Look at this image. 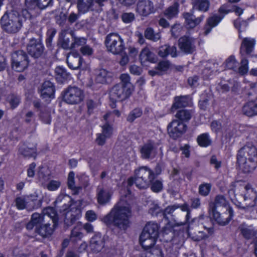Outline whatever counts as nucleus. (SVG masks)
<instances>
[{
	"instance_id": "1",
	"label": "nucleus",
	"mask_w": 257,
	"mask_h": 257,
	"mask_svg": "<svg viewBox=\"0 0 257 257\" xmlns=\"http://www.w3.org/2000/svg\"><path fill=\"white\" fill-rule=\"evenodd\" d=\"M131 216L130 204L125 200L120 199L102 221L108 226L113 225L120 230H125L130 226L129 218Z\"/></svg>"
},
{
	"instance_id": "2",
	"label": "nucleus",
	"mask_w": 257,
	"mask_h": 257,
	"mask_svg": "<svg viewBox=\"0 0 257 257\" xmlns=\"http://www.w3.org/2000/svg\"><path fill=\"white\" fill-rule=\"evenodd\" d=\"M31 17V14L26 9L21 11L12 9L7 11L0 19L2 29L8 34L18 32L23 26V23Z\"/></svg>"
},
{
	"instance_id": "3",
	"label": "nucleus",
	"mask_w": 257,
	"mask_h": 257,
	"mask_svg": "<svg viewBox=\"0 0 257 257\" xmlns=\"http://www.w3.org/2000/svg\"><path fill=\"white\" fill-rule=\"evenodd\" d=\"M159 226L157 223L148 222L146 224L140 236V242L145 250L150 249L146 257H163L161 250L152 248L159 236Z\"/></svg>"
},
{
	"instance_id": "4",
	"label": "nucleus",
	"mask_w": 257,
	"mask_h": 257,
	"mask_svg": "<svg viewBox=\"0 0 257 257\" xmlns=\"http://www.w3.org/2000/svg\"><path fill=\"white\" fill-rule=\"evenodd\" d=\"M49 217L44 214L35 212L31 215V219L26 225L27 229L32 230L34 228L35 233L42 238L49 237L53 233L56 227L49 221Z\"/></svg>"
},
{
	"instance_id": "5",
	"label": "nucleus",
	"mask_w": 257,
	"mask_h": 257,
	"mask_svg": "<svg viewBox=\"0 0 257 257\" xmlns=\"http://www.w3.org/2000/svg\"><path fill=\"white\" fill-rule=\"evenodd\" d=\"M191 210L187 203L180 205L175 204L169 205L162 211V215L163 218L169 221H173L177 222L180 219L182 215V212H186V215L184 221L177 223V226H181L188 223L190 224L189 219L191 217Z\"/></svg>"
},
{
	"instance_id": "6",
	"label": "nucleus",
	"mask_w": 257,
	"mask_h": 257,
	"mask_svg": "<svg viewBox=\"0 0 257 257\" xmlns=\"http://www.w3.org/2000/svg\"><path fill=\"white\" fill-rule=\"evenodd\" d=\"M155 178L154 172L147 167H141L135 171V177H131L127 181V186L135 183L140 189L148 188Z\"/></svg>"
},
{
	"instance_id": "7",
	"label": "nucleus",
	"mask_w": 257,
	"mask_h": 257,
	"mask_svg": "<svg viewBox=\"0 0 257 257\" xmlns=\"http://www.w3.org/2000/svg\"><path fill=\"white\" fill-rule=\"evenodd\" d=\"M132 93L131 88H125L121 84H115L111 89L109 94L110 107L112 109L115 108L117 102L126 99L131 96Z\"/></svg>"
},
{
	"instance_id": "8",
	"label": "nucleus",
	"mask_w": 257,
	"mask_h": 257,
	"mask_svg": "<svg viewBox=\"0 0 257 257\" xmlns=\"http://www.w3.org/2000/svg\"><path fill=\"white\" fill-rule=\"evenodd\" d=\"M29 63V56L24 51L19 50L11 54V64L13 70L22 72L27 69Z\"/></svg>"
},
{
	"instance_id": "9",
	"label": "nucleus",
	"mask_w": 257,
	"mask_h": 257,
	"mask_svg": "<svg viewBox=\"0 0 257 257\" xmlns=\"http://www.w3.org/2000/svg\"><path fill=\"white\" fill-rule=\"evenodd\" d=\"M36 34L37 38H32L30 39L27 46L28 53L34 58H39L43 54L45 48L42 42V29L40 28Z\"/></svg>"
},
{
	"instance_id": "10",
	"label": "nucleus",
	"mask_w": 257,
	"mask_h": 257,
	"mask_svg": "<svg viewBox=\"0 0 257 257\" xmlns=\"http://www.w3.org/2000/svg\"><path fill=\"white\" fill-rule=\"evenodd\" d=\"M105 44L108 51L114 54H119L125 49L123 40L117 33H111L107 35Z\"/></svg>"
},
{
	"instance_id": "11",
	"label": "nucleus",
	"mask_w": 257,
	"mask_h": 257,
	"mask_svg": "<svg viewBox=\"0 0 257 257\" xmlns=\"http://www.w3.org/2000/svg\"><path fill=\"white\" fill-rule=\"evenodd\" d=\"M64 102L70 104H79L84 98L83 90L76 86H69L62 93Z\"/></svg>"
},
{
	"instance_id": "12",
	"label": "nucleus",
	"mask_w": 257,
	"mask_h": 257,
	"mask_svg": "<svg viewBox=\"0 0 257 257\" xmlns=\"http://www.w3.org/2000/svg\"><path fill=\"white\" fill-rule=\"evenodd\" d=\"M37 143H32L28 141L21 142L18 146V154L28 159L36 160L38 152Z\"/></svg>"
},
{
	"instance_id": "13",
	"label": "nucleus",
	"mask_w": 257,
	"mask_h": 257,
	"mask_svg": "<svg viewBox=\"0 0 257 257\" xmlns=\"http://www.w3.org/2000/svg\"><path fill=\"white\" fill-rule=\"evenodd\" d=\"M187 128L186 123L174 119L167 126L168 134L171 138L177 140L185 134Z\"/></svg>"
},
{
	"instance_id": "14",
	"label": "nucleus",
	"mask_w": 257,
	"mask_h": 257,
	"mask_svg": "<svg viewBox=\"0 0 257 257\" xmlns=\"http://www.w3.org/2000/svg\"><path fill=\"white\" fill-rule=\"evenodd\" d=\"M178 46L182 53L186 54H192L196 49L195 39L189 36L183 35L179 38Z\"/></svg>"
},
{
	"instance_id": "15",
	"label": "nucleus",
	"mask_w": 257,
	"mask_h": 257,
	"mask_svg": "<svg viewBox=\"0 0 257 257\" xmlns=\"http://www.w3.org/2000/svg\"><path fill=\"white\" fill-rule=\"evenodd\" d=\"M257 161V148L251 145H245L237 154L236 161Z\"/></svg>"
},
{
	"instance_id": "16",
	"label": "nucleus",
	"mask_w": 257,
	"mask_h": 257,
	"mask_svg": "<svg viewBox=\"0 0 257 257\" xmlns=\"http://www.w3.org/2000/svg\"><path fill=\"white\" fill-rule=\"evenodd\" d=\"M232 209L229 205L223 195H218L215 197L214 202L209 203L208 211L209 213L219 211L228 210Z\"/></svg>"
},
{
	"instance_id": "17",
	"label": "nucleus",
	"mask_w": 257,
	"mask_h": 257,
	"mask_svg": "<svg viewBox=\"0 0 257 257\" xmlns=\"http://www.w3.org/2000/svg\"><path fill=\"white\" fill-rule=\"evenodd\" d=\"M191 104V99L189 95L175 96L173 98L170 112L174 113L179 109L190 106Z\"/></svg>"
},
{
	"instance_id": "18",
	"label": "nucleus",
	"mask_w": 257,
	"mask_h": 257,
	"mask_svg": "<svg viewBox=\"0 0 257 257\" xmlns=\"http://www.w3.org/2000/svg\"><path fill=\"white\" fill-rule=\"evenodd\" d=\"M139 60L141 65L148 69L150 64L157 63L158 58L149 48L146 47L142 50L139 55Z\"/></svg>"
},
{
	"instance_id": "19",
	"label": "nucleus",
	"mask_w": 257,
	"mask_h": 257,
	"mask_svg": "<svg viewBox=\"0 0 257 257\" xmlns=\"http://www.w3.org/2000/svg\"><path fill=\"white\" fill-rule=\"evenodd\" d=\"M194 11L193 9L190 10L189 12H184L183 14V17L185 20V24L188 29H193L197 26H199L203 21L204 16L200 15L199 17L196 18L194 15Z\"/></svg>"
},
{
	"instance_id": "20",
	"label": "nucleus",
	"mask_w": 257,
	"mask_h": 257,
	"mask_svg": "<svg viewBox=\"0 0 257 257\" xmlns=\"http://www.w3.org/2000/svg\"><path fill=\"white\" fill-rule=\"evenodd\" d=\"M210 214H211L216 222L221 226H225L228 224L234 215L232 209L211 212Z\"/></svg>"
},
{
	"instance_id": "21",
	"label": "nucleus",
	"mask_w": 257,
	"mask_h": 257,
	"mask_svg": "<svg viewBox=\"0 0 257 257\" xmlns=\"http://www.w3.org/2000/svg\"><path fill=\"white\" fill-rule=\"evenodd\" d=\"M137 11L141 16L148 17L150 14L155 13L156 10L151 0H141L138 3Z\"/></svg>"
},
{
	"instance_id": "22",
	"label": "nucleus",
	"mask_w": 257,
	"mask_h": 257,
	"mask_svg": "<svg viewBox=\"0 0 257 257\" xmlns=\"http://www.w3.org/2000/svg\"><path fill=\"white\" fill-rule=\"evenodd\" d=\"M255 45V40L254 39L248 37L243 38L239 50L240 55L242 56L252 57V54L254 50Z\"/></svg>"
},
{
	"instance_id": "23",
	"label": "nucleus",
	"mask_w": 257,
	"mask_h": 257,
	"mask_svg": "<svg viewBox=\"0 0 257 257\" xmlns=\"http://www.w3.org/2000/svg\"><path fill=\"white\" fill-rule=\"evenodd\" d=\"M55 91L54 84L50 80L45 81L41 85V97L46 100H51L55 98Z\"/></svg>"
},
{
	"instance_id": "24",
	"label": "nucleus",
	"mask_w": 257,
	"mask_h": 257,
	"mask_svg": "<svg viewBox=\"0 0 257 257\" xmlns=\"http://www.w3.org/2000/svg\"><path fill=\"white\" fill-rule=\"evenodd\" d=\"M113 79V73L103 68L98 70L95 77L96 82L103 84H110Z\"/></svg>"
},
{
	"instance_id": "25",
	"label": "nucleus",
	"mask_w": 257,
	"mask_h": 257,
	"mask_svg": "<svg viewBox=\"0 0 257 257\" xmlns=\"http://www.w3.org/2000/svg\"><path fill=\"white\" fill-rule=\"evenodd\" d=\"M171 63L168 60H161L155 66L154 69L149 70V75L154 77L155 76H162L170 69Z\"/></svg>"
},
{
	"instance_id": "26",
	"label": "nucleus",
	"mask_w": 257,
	"mask_h": 257,
	"mask_svg": "<svg viewBox=\"0 0 257 257\" xmlns=\"http://www.w3.org/2000/svg\"><path fill=\"white\" fill-rule=\"evenodd\" d=\"M72 199L68 195L60 194L54 202L56 207L59 208L60 212L66 211L71 206Z\"/></svg>"
},
{
	"instance_id": "27",
	"label": "nucleus",
	"mask_w": 257,
	"mask_h": 257,
	"mask_svg": "<svg viewBox=\"0 0 257 257\" xmlns=\"http://www.w3.org/2000/svg\"><path fill=\"white\" fill-rule=\"evenodd\" d=\"M81 215V210L76 207H72L67 211L65 215L64 222L67 226L72 225Z\"/></svg>"
},
{
	"instance_id": "28",
	"label": "nucleus",
	"mask_w": 257,
	"mask_h": 257,
	"mask_svg": "<svg viewBox=\"0 0 257 257\" xmlns=\"http://www.w3.org/2000/svg\"><path fill=\"white\" fill-rule=\"evenodd\" d=\"M156 149L154 141L149 140L140 148L141 157L143 159H149Z\"/></svg>"
},
{
	"instance_id": "29",
	"label": "nucleus",
	"mask_w": 257,
	"mask_h": 257,
	"mask_svg": "<svg viewBox=\"0 0 257 257\" xmlns=\"http://www.w3.org/2000/svg\"><path fill=\"white\" fill-rule=\"evenodd\" d=\"M96 192L97 202L99 204L104 205L109 202L111 194L108 190L104 189L102 186H99Z\"/></svg>"
},
{
	"instance_id": "30",
	"label": "nucleus",
	"mask_w": 257,
	"mask_h": 257,
	"mask_svg": "<svg viewBox=\"0 0 257 257\" xmlns=\"http://www.w3.org/2000/svg\"><path fill=\"white\" fill-rule=\"evenodd\" d=\"M104 246V239L100 234H96L91 238L90 247L94 252H98L100 251Z\"/></svg>"
},
{
	"instance_id": "31",
	"label": "nucleus",
	"mask_w": 257,
	"mask_h": 257,
	"mask_svg": "<svg viewBox=\"0 0 257 257\" xmlns=\"http://www.w3.org/2000/svg\"><path fill=\"white\" fill-rule=\"evenodd\" d=\"M55 79L58 83H64L70 79L71 75L63 66H57L55 70Z\"/></svg>"
},
{
	"instance_id": "32",
	"label": "nucleus",
	"mask_w": 257,
	"mask_h": 257,
	"mask_svg": "<svg viewBox=\"0 0 257 257\" xmlns=\"http://www.w3.org/2000/svg\"><path fill=\"white\" fill-rule=\"evenodd\" d=\"M158 54L162 58H166L169 55L172 57H176L178 55L176 47L175 46L171 47L169 45H165L160 47Z\"/></svg>"
},
{
	"instance_id": "33",
	"label": "nucleus",
	"mask_w": 257,
	"mask_h": 257,
	"mask_svg": "<svg viewBox=\"0 0 257 257\" xmlns=\"http://www.w3.org/2000/svg\"><path fill=\"white\" fill-rule=\"evenodd\" d=\"M179 3L174 2L163 12L164 16L169 20L177 18L179 13Z\"/></svg>"
},
{
	"instance_id": "34",
	"label": "nucleus",
	"mask_w": 257,
	"mask_h": 257,
	"mask_svg": "<svg viewBox=\"0 0 257 257\" xmlns=\"http://www.w3.org/2000/svg\"><path fill=\"white\" fill-rule=\"evenodd\" d=\"M175 115L177 120L183 122V123L189 121L194 112L193 109H181L176 111Z\"/></svg>"
},
{
	"instance_id": "35",
	"label": "nucleus",
	"mask_w": 257,
	"mask_h": 257,
	"mask_svg": "<svg viewBox=\"0 0 257 257\" xmlns=\"http://www.w3.org/2000/svg\"><path fill=\"white\" fill-rule=\"evenodd\" d=\"M242 112L248 117L257 115V103L254 101L246 102L242 107Z\"/></svg>"
},
{
	"instance_id": "36",
	"label": "nucleus",
	"mask_w": 257,
	"mask_h": 257,
	"mask_svg": "<svg viewBox=\"0 0 257 257\" xmlns=\"http://www.w3.org/2000/svg\"><path fill=\"white\" fill-rule=\"evenodd\" d=\"M238 230L239 231L241 235L246 239H250L256 234V232L251 226H248L245 223L240 224Z\"/></svg>"
},
{
	"instance_id": "37",
	"label": "nucleus",
	"mask_w": 257,
	"mask_h": 257,
	"mask_svg": "<svg viewBox=\"0 0 257 257\" xmlns=\"http://www.w3.org/2000/svg\"><path fill=\"white\" fill-rule=\"evenodd\" d=\"M39 214H44L49 217V221H51L54 227H57L58 221V216L56 211L53 207H48L43 210L42 213Z\"/></svg>"
},
{
	"instance_id": "38",
	"label": "nucleus",
	"mask_w": 257,
	"mask_h": 257,
	"mask_svg": "<svg viewBox=\"0 0 257 257\" xmlns=\"http://www.w3.org/2000/svg\"><path fill=\"white\" fill-rule=\"evenodd\" d=\"M196 142L198 145L201 148H207L212 144V139L208 133H204L198 135Z\"/></svg>"
},
{
	"instance_id": "39",
	"label": "nucleus",
	"mask_w": 257,
	"mask_h": 257,
	"mask_svg": "<svg viewBox=\"0 0 257 257\" xmlns=\"http://www.w3.org/2000/svg\"><path fill=\"white\" fill-rule=\"evenodd\" d=\"M238 167L243 173H250L257 167V162H237Z\"/></svg>"
},
{
	"instance_id": "40",
	"label": "nucleus",
	"mask_w": 257,
	"mask_h": 257,
	"mask_svg": "<svg viewBox=\"0 0 257 257\" xmlns=\"http://www.w3.org/2000/svg\"><path fill=\"white\" fill-rule=\"evenodd\" d=\"M256 193L252 190L245 194L244 196L245 206L243 207V208L248 209L249 208L254 206L256 204Z\"/></svg>"
},
{
	"instance_id": "41",
	"label": "nucleus",
	"mask_w": 257,
	"mask_h": 257,
	"mask_svg": "<svg viewBox=\"0 0 257 257\" xmlns=\"http://www.w3.org/2000/svg\"><path fill=\"white\" fill-rule=\"evenodd\" d=\"M57 33V30L54 28L48 29L46 32L45 44L47 48L50 50L53 49V40Z\"/></svg>"
},
{
	"instance_id": "42",
	"label": "nucleus",
	"mask_w": 257,
	"mask_h": 257,
	"mask_svg": "<svg viewBox=\"0 0 257 257\" xmlns=\"http://www.w3.org/2000/svg\"><path fill=\"white\" fill-rule=\"evenodd\" d=\"M28 203L30 202L33 203V204L30 207V211H32L34 209L40 207L42 205V199H38V196L37 193H35L33 194L26 196Z\"/></svg>"
},
{
	"instance_id": "43",
	"label": "nucleus",
	"mask_w": 257,
	"mask_h": 257,
	"mask_svg": "<svg viewBox=\"0 0 257 257\" xmlns=\"http://www.w3.org/2000/svg\"><path fill=\"white\" fill-rule=\"evenodd\" d=\"M94 0H78L77 8L79 12L85 13L93 6Z\"/></svg>"
},
{
	"instance_id": "44",
	"label": "nucleus",
	"mask_w": 257,
	"mask_h": 257,
	"mask_svg": "<svg viewBox=\"0 0 257 257\" xmlns=\"http://www.w3.org/2000/svg\"><path fill=\"white\" fill-rule=\"evenodd\" d=\"M210 6L209 0H196L192 9H196L199 11L206 12L208 11Z\"/></svg>"
},
{
	"instance_id": "45",
	"label": "nucleus",
	"mask_w": 257,
	"mask_h": 257,
	"mask_svg": "<svg viewBox=\"0 0 257 257\" xmlns=\"http://www.w3.org/2000/svg\"><path fill=\"white\" fill-rule=\"evenodd\" d=\"M39 117L40 120L45 124H50L51 122V112L46 108L40 109Z\"/></svg>"
},
{
	"instance_id": "46",
	"label": "nucleus",
	"mask_w": 257,
	"mask_h": 257,
	"mask_svg": "<svg viewBox=\"0 0 257 257\" xmlns=\"http://www.w3.org/2000/svg\"><path fill=\"white\" fill-rule=\"evenodd\" d=\"M144 36L146 39L154 42L158 41L160 38L159 34L155 33L154 29L151 27L146 29L144 31Z\"/></svg>"
},
{
	"instance_id": "47",
	"label": "nucleus",
	"mask_w": 257,
	"mask_h": 257,
	"mask_svg": "<svg viewBox=\"0 0 257 257\" xmlns=\"http://www.w3.org/2000/svg\"><path fill=\"white\" fill-rule=\"evenodd\" d=\"M142 114L143 111L141 108H135L128 113L126 117V120L130 123H132L135 119L140 117Z\"/></svg>"
},
{
	"instance_id": "48",
	"label": "nucleus",
	"mask_w": 257,
	"mask_h": 257,
	"mask_svg": "<svg viewBox=\"0 0 257 257\" xmlns=\"http://www.w3.org/2000/svg\"><path fill=\"white\" fill-rule=\"evenodd\" d=\"M74 173L71 171L68 176L67 184L68 188L74 191V194H77L80 190L81 189L80 187H76L75 186L74 181Z\"/></svg>"
},
{
	"instance_id": "49",
	"label": "nucleus",
	"mask_w": 257,
	"mask_h": 257,
	"mask_svg": "<svg viewBox=\"0 0 257 257\" xmlns=\"http://www.w3.org/2000/svg\"><path fill=\"white\" fill-rule=\"evenodd\" d=\"M16 206L19 210H23L26 208L30 210V207L26 196L17 197L15 199Z\"/></svg>"
},
{
	"instance_id": "50",
	"label": "nucleus",
	"mask_w": 257,
	"mask_h": 257,
	"mask_svg": "<svg viewBox=\"0 0 257 257\" xmlns=\"http://www.w3.org/2000/svg\"><path fill=\"white\" fill-rule=\"evenodd\" d=\"M7 98L12 109L17 108L21 102L20 96L15 93H11L9 95Z\"/></svg>"
},
{
	"instance_id": "51",
	"label": "nucleus",
	"mask_w": 257,
	"mask_h": 257,
	"mask_svg": "<svg viewBox=\"0 0 257 257\" xmlns=\"http://www.w3.org/2000/svg\"><path fill=\"white\" fill-rule=\"evenodd\" d=\"M224 16L214 15L207 20L206 25L210 27H216L223 18Z\"/></svg>"
},
{
	"instance_id": "52",
	"label": "nucleus",
	"mask_w": 257,
	"mask_h": 257,
	"mask_svg": "<svg viewBox=\"0 0 257 257\" xmlns=\"http://www.w3.org/2000/svg\"><path fill=\"white\" fill-rule=\"evenodd\" d=\"M66 62L68 67L72 70L79 69L83 63V61H80L77 59H69V58H67Z\"/></svg>"
},
{
	"instance_id": "53",
	"label": "nucleus",
	"mask_w": 257,
	"mask_h": 257,
	"mask_svg": "<svg viewBox=\"0 0 257 257\" xmlns=\"http://www.w3.org/2000/svg\"><path fill=\"white\" fill-rule=\"evenodd\" d=\"M248 63V60L246 58H241L240 66L238 68V72L240 75H244L247 73L249 69Z\"/></svg>"
},
{
	"instance_id": "54",
	"label": "nucleus",
	"mask_w": 257,
	"mask_h": 257,
	"mask_svg": "<svg viewBox=\"0 0 257 257\" xmlns=\"http://www.w3.org/2000/svg\"><path fill=\"white\" fill-rule=\"evenodd\" d=\"M212 185L210 183H203L199 185L198 188L199 194L203 196H207L209 194Z\"/></svg>"
},
{
	"instance_id": "55",
	"label": "nucleus",
	"mask_w": 257,
	"mask_h": 257,
	"mask_svg": "<svg viewBox=\"0 0 257 257\" xmlns=\"http://www.w3.org/2000/svg\"><path fill=\"white\" fill-rule=\"evenodd\" d=\"M102 134H104L108 138L110 139L113 134V128L111 124L108 122H105L101 126Z\"/></svg>"
},
{
	"instance_id": "56",
	"label": "nucleus",
	"mask_w": 257,
	"mask_h": 257,
	"mask_svg": "<svg viewBox=\"0 0 257 257\" xmlns=\"http://www.w3.org/2000/svg\"><path fill=\"white\" fill-rule=\"evenodd\" d=\"M237 63L235 56L232 55L225 60V66L228 69L234 70L236 67Z\"/></svg>"
},
{
	"instance_id": "57",
	"label": "nucleus",
	"mask_w": 257,
	"mask_h": 257,
	"mask_svg": "<svg viewBox=\"0 0 257 257\" xmlns=\"http://www.w3.org/2000/svg\"><path fill=\"white\" fill-rule=\"evenodd\" d=\"M121 21L124 24H129L133 22L135 19V16L133 13H123L121 15Z\"/></svg>"
},
{
	"instance_id": "58",
	"label": "nucleus",
	"mask_w": 257,
	"mask_h": 257,
	"mask_svg": "<svg viewBox=\"0 0 257 257\" xmlns=\"http://www.w3.org/2000/svg\"><path fill=\"white\" fill-rule=\"evenodd\" d=\"M150 185H151V190L154 192H159L163 189V183L162 181L161 180H153L152 181Z\"/></svg>"
},
{
	"instance_id": "59",
	"label": "nucleus",
	"mask_w": 257,
	"mask_h": 257,
	"mask_svg": "<svg viewBox=\"0 0 257 257\" xmlns=\"http://www.w3.org/2000/svg\"><path fill=\"white\" fill-rule=\"evenodd\" d=\"M120 79L121 82L118 83V84H121L124 87L131 88L130 77L128 74L123 73L121 74Z\"/></svg>"
},
{
	"instance_id": "60",
	"label": "nucleus",
	"mask_w": 257,
	"mask_h": 257,
	"mask_svg": "<svg viewBox=\"0 0 257 257\" xmlns=\"http://www.w3.org/2000/svg\"><path fill=\"white\" fill-rule=\"evenodd\" d=\"M209 97L208 96H203L198 101V106L199 108L203 110H205L209 105Z\"/></svg>"
},
{
	"instance_id": "61",
	"label": "nucleus",
	"mask_w": 257,
	"mask_h": 257,
	"mask_svg": "<svg viewBox=\"0 0 257 257\" xmlns=\"http://www.w3.org/2000/svg\"><path fill=\"white\" fill-rule=\"evenodd\" d=\"M96 138L95 142L97 145L99 146H103L105 145L106 140L108 138L102 133H97L96 134Z\"/></svg>"
},
{
	"instance_id": "62",
	"label": "nucleus",
	"mask_w": 257,
	"mask_h": 257,
	"mask_svg": "<svg viewBox=\"0 0 257 257\" xmlns=\"http://www.w3.org/2000/svg\"><path fill=\"white\" fill-rule=\"evenodd\" d=\"M40 0H25L26 6L29 9L34 10L36 8L39 9Z\"/></svg>"
},
{
	"instance_id": "63",
	"label": "nucleus",
	"mask_w": 257,
	"mask_h": 257,
	"mask_svg": "<svg viewBox=\"0 0 257 257\" xmlns=\"http://www.w3.org/2000/svg\"><path fill=\"white\" fill-rule=\"evenodd\" d=\"M199 77L197 75H194L191 77H189L187 79L188 84L190 87L195 88L198 85Z\"/></svg>"
},
{
	"instance_id": "64",
	"label": "nucleus",
	"mask_w": 257,
	"mask_h": 257,
	"mask_svg": "<svg viewBox=\"0 0 257 257\" xmlns=\"http://www.w3.org/2000/svg\"><path fill=\"white\" fill-rule=\"evenodd\" d=\"M211 129L216 134L220 132L222 128L221 123L218 120H213L210 124Z\"/></svg>"
}]
</instances>
